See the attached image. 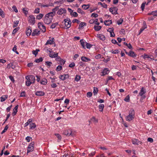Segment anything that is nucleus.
Listing matches in <instances>:
<instances>
[{
    "label": "nucleus",
    "mask_w": 157,
    "mask_h": 157,
    "mask_svg": "<svg viewBox=\"0 0 157 157\" xmlns=\"http://www.w3.org/2000/svg\"><path fill=\"white\" fill-rule=\"evenodd\" d=\"M53 17L49 13L46 14L44 18V23L48 25L50 24L52 22Z\"/></svg>",
    "instance_id": "obj_1"
},
{
    "label": "nucleus",
    "mask_w": 157,
    "mask_h": 157,
    "mask_svg": "<svg viewBox=\"0 0 157 157\" xmlns=\"http://www.w3.org/2000/svg\"><path fill=\"white\" fill-rule=\"evenodd\" d=\"M64 22H63L62 23L65 24V26L64 27L65 29H68L71 26V21L69 18H67V19L64 20Z\"/></svg>",
    "instance_id": "obj_2"
},
{
    "label": "nucleus",
    "mask_w": 157,
    "mask_h": 157,
    "mask_svg": "<svg viewBox=\"0 0 157 157\" xmlns=\"http://www.w3.org/2000/svg\"><path fill=\"white\" fill-rule=\"evenodd\" d=\"M118 10V8L116 7H111L109 9V11L111 12L112 14H118V13L117 12Z\"/></svg>",
    "instance_id": "obj_3"
},
{
    "label": "nucleus",
    "mask_w": 157,
    "mask_h": 157,
    "mask_svg": "<svg viewBox=\"0 0 157 157\" xmlns=\"http://www.w3.org/2000/svg\"><path fill=\"white\" fill-rule=\"evenodd\" d=\"M38 27L40 30H42L43 33L46 31V27L45 26L42 24L41 22H39L38 24Z\"/></svg>",
    "instance_id": "obj_4"
},
{
    "label": "nucleus",
    "mask_w": 157,
    "mask_h": 157,
    "mask_svg": "<svg viewBox=\"0 0 157 157\" xmlns=\"http://www.w3.org/2000/svg\"><path fill=\"white\" fill-rule=\"evenodd\" d=\"M125 51V53L126 54H127L128 56L131 57L135 58L136 57V54L135 52L132 51H130L129 52L126 51L125 50H124Z\"/></svg>",
    "instance_id": "obj_5"
},
{
    "label": "nucleus",
    "mask_w": 157,
    "mask_h": 157,
    "mask_svg": "<svg viewBox=\"0 0 157 157\" xmlns=\"http://www.w3.org/2000/svg\"><path fill=\"white\" fill-rule=\"evenodd\" d=\"M29 21L30 23L33 25L35 23V17L34 15H32L29 16Z\"/></svg>",
    "instance_id": "obj_6"
},
{
    "label": "nucleus",
    "mask_w": 157,
    "mask_h": 157,
    "mask_svg": "<svg viewBox=\"0 0 157 157\" xmlns=\"http://www.w3.org/2000/svg\"><path fill=\"white\" fill-rule=\"evenodd\" d=\"M147 27L146 23L145 21L143 22V25L140 30L139 35H140Z\"/></svg>",
    "instance_id": "obj_7"
},
{
    "label": "nucleus",
    "mask_w": 157,
    "mask_h": 157,
    "mask_svg": "<svg viewBox=\"0 0 157 157\" xmlns=\"http://www.w3.org/2000/svg\"><path fill=\"white\" fill-rule=\"evenodd\" d=\"M113 28H109L107 30V31L109 32L110 34V36L114 37L115 36V34L113 32Z\"/></svg>",
    "instance_id": "obj_8"
},
{
    "label": "nucleus",
    "mask_w": 157,
    "mask_h": 157,
    "mask_svg": "<svg viewBox=\"0 0 157 157\" xmlns=\"http://www.w3.org/2000/svg\"><path fill=\"white\" fill-rule=\"evenodd\" d=\"M40 31L38 30V29H35L33 30L32 34L33 36H37L40 34Z\"/></svg>",
    "instance_id": "obj_9"
},
{
    "label": "nucleus",
    "mask_w": 157,
    "mask_h": 157,
    "mask_svg": "<svg viewBox=\"0 0 157 157\" xmlns=\"http://www.w3.org/2000/svg\"><path fill=\"white\" fill-rule=\"evenodd\" d=\"M66 12V11L65 9L61 8L59 10L57 13L59 15H61L63 13H65Z\"/></svg>",
    "instance_id": "obj_10"
},
{
    "label": "nucleus",
    "mask_w": 157,
    "mask_h": 157,
    "mask_svg": "<svg viewBox=\"0 0 157 157\" xmlns=\"http://www.w3.org/2000/svg\"><path fill=\"white\" fill-rule=\"evenodd\" d=\"M32 30L31 27H29L27 29V30L26 31V34L27 36H29L30 35L31 33H32Z\"/></svg>",
    "instance_id": "obj_11"
},
{
    "label": "nucleus",
    "mask_w": 157,
    "mask_h": 157,
    "mask_svg": "<svg viewBox=\"0 0 157 157\" xmlns=\"http://www.w3.org/2000/svg\"><path fill=\"white\" fill-rule=\"evenodd\" d=\"M72 134V131L70 130H65L63 132V134L67 136H70Z\"/></svg>",
    "instance_id": "obj_12"
},
{
    "label": "nucleus",
    "mask_w": 157,
    "mask_h": 157,
    "mask_svg": "<svg viewBox=\"0 0 157 157\" xmlns=\"http://www.w3.org/2000/svg\"><path fill=\"white\" fill-rule=\"evenodd\" d=\"M132 143L133 144L138 145L139 144H141L142 142L139 141L138 139H134L132 140Z\"/></svg>",
    "instance_id": "obj_13"
},
{
    "label": "nucleus",
    "mask_w": 157,
    "mask_h": 157,
    "mask_svg": "<svg viewBox=\"0 0 157 157\" xmlns=\"http://www.w3.org/2000/svg\"><path fill=\"white\" fill-rule=\"evenodd\" d=\"M34 150L33 146L29 144L28 147L27 149V153H29L31 151H32Z\"/></svg>",
    "instance_id": "obj_14"
},
{
    "label": "nucleus",
    "mask_w": 157,
    "mask_h": 157,
    "mask_svg": "<svg viewBox=\"0 0 157 157\" xmlns=\"http://www.w3.org/2000/svg\"><path fill=\"white\" fill-rule=\"evenodd\" d=\"M35 94L37 96H42L45 94V93L43 91H37L36 92Z\"/></svg>",
    "instance_id": "obj_15"
},
{
    "label": "nucleus",
    "mask_w": 157,
    "mask_h": 157,
    "mask_svg": "<svg viewBox=\"0 0 157 157\" xmlns=\"http://www.w3.org/2000/svg\"><path fill=\"white\" fill-rule=\"evenodd\" d=\"M134 117H132V115H128L126 117V119L127 121H130L133 120L134 118Z\"/></svg>",
    "instance_id": "obj_16"
},
{
    "label": "nucleus",
    "mask_w": 157,
    "mask_h": 157,
    "mask_svg": "<svg viewBox=\"0 0 157 157\" xmlns=\"http://www.w3.org/2000/svg\"><path fill=\"white\" fill-rule=\"evenodd\" d=\"M40 83L41 84L44 85H46L47 83V79L45 78H43L41 80Z\"/></svg>",
    "instance_id": "obj_17"
},
{
    "label": "nucleus",
    "mask_w": 157,
    "mask_h": 157,
    "mask_svg": "<svg viewBox=\"0 0 157 157\" xmlns=\"http://www.w3.org/2000/svg\"><path fill=\"white\" fill-rule=\"evenodd\" d=\"M18 107V105H17L13 109V112L12 113V114L13 116L15 115L17 112V109Z\"/></svg>",
    "instance_id": "obj_18"
},
{
    "label": "nucleus",
    "mask_w": 157,
    "mask_h": 157,
    "mask_svg": "<svg viewBox=\"0 0 157 157\" xmlns=\"http://www.w3.org/2000/svg\"><path fill=\"white\" fill-rule=\"evenodd\" d=\"M144 87L141 88L140 92L139 93V95L142 96L144 95V94L146 92V91L144 90Z\"/></svg>",
    "instance_id": "obj_19"
},
{
    "label": "nucleus",
    "mask_w": 157,
    "mask_h": 157,
    "mask_svg": "<svg viewBox=\"0 0 157 157\" xmlns=\"http://www.w3.org/2000/svg\"><path fill=\"white\" fill-rule=\"evenodd\" d=\"M81 60L84 62H87L88 61H90L91 59L85 56H82L81 58Z\"/></svg>",
    "instance_id": "obj_20"
},
{
    "label": "nucleus",
    "mask_w": 157,
    "mask_h": 157,
    "mask_svg": "<svg viewBox=\"0 0 157 157\" xmlns=\"http://www.w3.org/2000/svg\"><path fill=\"white\" fill-rule=\"evenodd\" d=\"M135 114V113L133 109H131L129 111V115H132V117H134Z\"/></svg>",
    "instance_id": "obj_21"
},
{
    "label": "nucleus",
    "mask_w": 157,
    "mask_h": 157,
    "mask_svg": "<svg viewBox=\"0 0 157 157\" xmlns=\"http://www.w3.org/2000/svg\"><path fill=\"white\" fill-rule=\"evenodd\" d=\"M104 24L106 25H109L112 23V20H106L104 22Z\"/></svg>",
    "instance_id": "obj_22"
},
{
    "label": "nucleus",
    "mask_w": 157,
    "mask_h": 157,
    "mask_svg": "<svg viewBox=\"0 0 157 157\" xmlns=\"http://www.w3.org/2000/svg\"><path fill=\"white\" fill-rule=\"evenodd\" d=\"M7 95H4L1 97V101L2 102L4 101L6 99L8 98Z\"/></svg>",
    "instance_id": "obj_23"
},
{
    "label": "nucleus",
    "mask_w": 157,
    "mask_h": 157,
    "mask_svg": "<svg viewBox=\"0 0 157 157\" xmlns=\"http://www.w3.org/2000/svg\"><path fill=\"white\" fill-rule=\"evenodd\" d=\"M109 70L107 68H105L102 71L103 75L108 74L109 72Z\"/></svg>",
    "instance_id": "obj_24"
},
{
    "label": "nucleus",
    "mask_w": 157,
    "mask_h": 157,
    "mask_svg": "<svg viewBox=\"0 0 157 157\" xmlns=\"http://www.w3.org/2000/svg\"><path fill=\"white\" fill-rule=\"evenodd\" d=\"M30 129H33L36 127V125L35 123H32L30 124Z\"/></svg>",
    "instance_id": "obj_25"
},
{
    "label": "nucleus",
    "mask_w": 157,
    "mask_h": 157,
    "mask_svg": "<svg viewBox=\"0 0 157 157\" xmlns=\"http://www.w3.org/2000/svg\"><path fill=\"white\" fill-rule=\"evenodd\" d=\"M90 6V4H83L82 6V7L83 9L86 10L88 9L89 8Z\"/></svg>",
    "instance_id": "obj_26"
},
{
    "label": "nucleus",
    "mask_w": 157,
    "mask_h": 157,
    "mask_svg": "<svg viewBox=\"0 0 157 157\" xmlns=\"http://www.w3.org/2000/svg\"><path fill=\"white\" fill-rule=\"evenodd\" d=\"M104 107V104H101L99 105V111L100 112H102L103 110V109Z\"/></svg>",
    "instance_id": "obj_27"
},
{
    "label": "nucleus",
    "mask_w": 157,
    "mask_h": 157,
    "mask_svg": "<svg viewBox=\"0 0 157 157\" xmlns=\"http://www.w3.org/2000/svg\"><path fill=\"white\" fill-rule=\"evenodd\" d=\"M101 26L95 25L94 26V30L96 31H99L101 29Z\"/></svg>",
    "instance_id": "obj_28"
},
{
    "label": "nucleus",
    "mask_w": 157,
    "mask_h": 157,
    "mask_svg": "<svg viewBox=\"0 0 157 157\" xmlns=\"http://www.w3.org/2000/svg\"><path fill=\"white\" fill-rule=\"evenodd\" d=\"M43 60V59L42 57H40L39 59H36L35 61L34 62H35L36 63H39L40 62H42Z\"/></svg>",
    "instance_id": "obj_29"
},
{
    "label": "nucleus",
    "mask_w": 157,
    "mask_h": 157,
    "mask_svg": "<svg viewBox=\"0 0 157 157\" xmlns=\"http://www.w3.org/2000/svg\"><path fill=\"white\" fill-rule=\"evenodd\" d=\"M98 5H100L101 6L105 8H107V4L105 3H102L101 2H98Z\"/></svg>",
    "instance_id": "obj_30"
},
{
    "label": "nucleus",
    "mask_w": 157,
    "mask_h": 157,
    "mask_svg": "<svg viewBox=\"0 0 157 157\" xmlns=\"http://www.w3.org/2000/svg\"><path fill=\"white\" fill-rule=\"evenodd\" d=\"M29 77L31 81L33 82V83H34L35 80V77L33 75H30Z\"/></svg>",
    "instance_id": "obj_31"
},
{
    "label": "nucleus",
    "mask_w": 157,
    "mask_h": 157,
    "mask_svg": "<svg viewBox=\"0 0 157 157\" xmlns=\"http://www.w3.org/2000/svg\"><path fill=\"white\" fill-rule=\"evenodd\" d=\"M98 37L99 38L100 40H104L105 39V36L101 34L99 35L98 36Z\"/></svg>",
    "instance_id": "obj_32"
},
{
    "label": "nucleus",
    "mask_w": 157,
    "mask_h": 157,
    "mask_svg": "<svg viewBox=\"0 0 157 157\" xmlns=\"http://www.w3.org/2000/svg\"><path fill=\"white\" fill-rule=\"evenodd\" d=\"M86 25V24L85 22H81L79 25L78 29H82V27Z\"/></svg>",
    "instance_id": "obj_33"
},
{
    "label": "nucleus",
    "mask_w": 157,
    "mask_h": 157,
    "mask_svg": "<svg viewBox=\"0 0 157 157\" xmlns=\"http://www.w3.org/2000/svg\"><path fill=\"white\" fill-rule=\"evenodd\" d=\"M44 16V14L42 13H40L39 15H38L36 17V19H38V20L40 19H41L43 16Z\"/></svg>",
    "instance_id": "obj_34"
},
{
    "label": "nucleus",
    "mask_w": 157,
    "mask_h": 157,
    "mask_svg": "<svg viewBox=\"0 0 157 157\" xmlns=\"http://www.w3.org/2000/svg\"><path fill=\"white\" fill-rule=\"evenodd\" d=\"M55 135L58 139V142H60V141H61V136L59 134L56 133L55 134Z\"/></svg>",
    "instance_id": "obj_35"
},
{
    "label": "nucleus",
    "mask_w": 157,
    "mask_h": 157,
    "mask_svg": "<svg viewBox=\"0 0 157 157\" xmlns=\"http://www.w3.org/2000/svg\"><path fill=\"white\" fill-rule=\"evenodd\" d=\"M80 42L81 43V44L82 46L85 49L86 48L85 45V42L84 41V40L83 39L81 40H80Z\"/></svg>",
    "instance_id": "obj_36"
},
{
    "label": "nucleus",
    "mask_w": 157,
    "mask_h": 157,
    "mask_svg": "<svg viewBox=\"0 0 157 157\" xmlns=\"http://www.w3.org/2000/svg\"><path fill=\"white\" fill-rule=\"evenodd\" d=\"M40 51L39 49H37L36 50H33L32 51V53L35 55V56H36L38 54V52Z\"/></svg>",
    "instance_id": "obj_37"
},
{
    "label": "nucleus",
    "mask_w": 157,
    "mask_h": 157,
    "mask_svg": "<svg viewBox=\"0 0 157 157\" xmlns=\"http://www.w3.org/2000/svg\"><path fill=\"white\" fill-rule=\"evenodd\" d=\"M52 12L49 13L51 15H52L53 16H54L56 13V10L55 8H53L52 10Z\"/></svg>",
    "instance_id": "obj_38"
},
{
    "label": "nucleus",
    "mask_w": 157,
    "mask_h": 157,
    "mask_svg": "<svg viewBox=\"0 0 157 157\" xmlns=\"http://www.w3.org/2000/svg\"><path fill=\"white\" fill-rule=\"evenodd\" d=\"M19 23V21H16L14 22V24L13 25V27L14 28L17 26L18 24Z\"/></svg>",
    "instance_id": "obj_39"
},
{
    "label": "nucleus",
    "mask_w": 157,
    "mask_h": 157,
    "mask_svg": "<svg viewBox=\"0 0 157 157\" xmlns=\"http://www.w3.org/2000/svg\"><path fill=\"white\" fill-rule=\"evenodd\" d=\"M32 119H29L28 120L27 122L25 124V127H26L27 126L29 123L32 122Z\"/></svg>",
    "instance_id": "obj_40"
},
{
    "label": "nucleus",
    "mask_w": 157,
    "mask_h": 157,
    "mask_svg": "<svg viewBox=\"0 0 157 157\" xmlns=\"http://www.w3.org/2000/svg\"><path fill=\"white\" fill-rule=\"evenodd\" d=\"M58 22H56L52 24L51 25V28L52 29L55 28L56 26L58 25Z\"/></svg>",
    "instance_id": "obj_41"
},
{
    "label": "nucleus",
    "mask_w": 157,
    "mask_h": 157,
    "mask_svg": "<svg viewBox=\"0 0 157 157\" xmlns=\"http://www.w3.org/2000/svg\"><path fill=\"white\" fill-rule=\"evenodd\" d=\"M146 4V2H143L142 4H141V10L143 11L144 9L145 6Z\"/></svg>",
    "instance_id": "obj_42"
},
{
    "label": "nucleus",
    "mask_w": 157,
    "mask_h": 157,
    "mask_svg": "<svg viewBox=\"0 0 157 157\" xmlns=\"http://www.w3.org/2000/svg\"><path fill=\"white\" fill-rule=\"evenodd\" d=\"M53 44V42H52V41L51 40H48L47 41L46 43L45 44V45H47L48 44Z\"/></svg>",
    "instance_id": "obj_43"
},
{
    "label": "nucleus",
    "mask_w": 157,
    "mask_h": 157,
    "mask_svg": "<svg viewBox=\"0 0 157 157\" xmlns=\"http://www.w3.org/2000/svg\"><path fill=\"white\" fill-rule=\"evenodd\" d=\"M81 76L80 75H76L75 76V80L77 82H78L80 80Z\"/></svg>",
    "instance_id": "obj_44"
},
{
    "label": "nucleus",
    "mask_w": 157,
    "mask_h": 157,
    "mask_svg": "<svg viewBox=\"0 0 157 157\" xmlns=\"http://www.w3.org/2000/svg\"><path fill=\"white\" fill-rule=\"evenodd\" d=\"M98 89L97 88L95 87H94L93 93L94 95L97 94L98 92Z\"/></svg>",
    "instance_id": "obj_45"
},
{
    "label": "nucleus",
    "mask_w": 157,
    "mask_h": 157,
    "mask_svg": "<svg viewBox=\"0 0 157 157\" xmlns=\"http://www.w3.org/2000/svg\"><path fill=\"white\" fill-rule=\"evenodd\" d=\"M86 45L87 48L90 49L92 47L93 45L87 42H86Z\"/></svg>",
    "instance_id": "obj_46"
},
{
    "label": "nucleus",
    "mask_w": 157,
    "mask_h": 157,
    "mask_svg": "<svg viewBox=\"0 0 157 157\" xmlns=\"http://www.w3.org/2000/svg\"><path fill=\"white\" fill-rule=\"evenodd\" d=\"M123 21V19L121 18L120 19H119V20H118L117 21V24L118 25H120L122 24Z\"/></svg>",
    "instance_id": "obj_47"
},
{
    "label": "nucleus",
    "mask_w": 157,
    "mask_h": 157,
    "mask_svg": "<svg viewBox=\"0 0 157 157\" xmlns=\"http://www.w3.org/2000/svg\"><path fill=\"white\" fill-rule=\"evenodd\" d=\"M77 12L81 14H84V12L83 11L82 9L80 8H78L77 10Z\"/></svg>",
    "instance_id": "obj_48"
},
{
    "label": "nucleus",
    "mask_w": 157,
    "mask_h": 157,
    "mask_svg": "<svg viewBox=\"0 0 157 157\" xmlns=\"http://www.w3.org/2000/svg\"><path fill=\"white\" fill-rule=\"evenodd\" d=\"M62 68V67L61 65H59L57 67L56 70L57 71H60Z\"/></svg>",
    "instance_id": "obj_49"
},
{
    "label": "nucleus",
    "mask_w": 157,
    "mask_h": 157,
    "mask_svg": "<svg viewBox=\"0 0 157 157\" xmlns=\"http://www.w3.org/2000/svg\"><path fill=\"white\" fill-rule=\"evenodd\" d=\"M19 27H17L14 29L12 33L13 34H15L17 32V31L19 30Z\"/></svg>",
    "instance_id": "obj_50"
},
{
    "label": "nucleus",
    "mask_w": 157,
    "mask_h": 157,
    "mask_svg": "<svg viewBox=\"0 0 157 157\" xmlns=\"http://www.w3.org/2000/svg\"><path fill=\"white\" fill-rule=\"evenodd\" d=\"M124 100L126 102H129L130 100L129 95H127L124 98Z\"/></svg>",
    "instance_id": "obj_51"
},
{
    "label": "nucleus",
    "mask_w": 157,
    "mask_h": 157,
    "mask_svg": "<svg viewBox=\"0 0 157 157\" xmlns=\"http://www.w3.org/2000/svg\"><path fill=\"white\" fill-rule=\"evenodd\" d=\"M91 16L94 17H97L98 16V15L97 13H93L92 14Z\"/></svg>",
    "instance_id": "obj_52"
},
{
    "label": "nucleus",
    "mask_w": 157,
    "mask_h": 157,
    "mask_svg": "<svg viewBox=\"0 0 157 157\" xmlns=\"http://www.w3.org/2000/svg\"><path fill=\"white\" fill-rule=\"evenodd\" d=\"M8 128V125H6V127H5L4 130L2 131L1 133L2 134V133H4L5 132H6V131L7 130Z\"/></svg>",
    "instance_id": "obj_53"
},
{
    "label": "nucleus",
    "mask_w": 157,
    "mask_h": 157,
    "mask_svg": "<svg viewBox=\"0 0 157 157\" xmlns=\"http://www.w3.org/2000/svg\"><path fill=\"white\" fill-rule=\"evenodd\" d=\"M72 22L73 23L76 22L77 23H78V24L80 23V21L78 20L77 19H74L73 20V21H72Z\"/></svg>",
    "instance_id": "obj_54"
},
{
    "label": "nucleus",
    "mask_w": 157,
    "mask_h": 157,
    "mask_svg": "<svg viewBox=\"0 0 157 157\" xmlns=\"http://www.w3.org/2000/svg\"><path fill=\"white\" fill-rule=\"evenodd\" d=\"M32 83H33V82H30V81L28 82L27 81H26L25 82L26 85L28 86H29Z\"/></svg>",
    "instance_id": "obj_55"
},
{
    "label": "nucleus",
    "mask_w": 157,
    "mask_h": 157,
    "mask_svg": "<svg viewBox=\"0 0 157 157\" xmlns=\"http://www.w3.org/2000/svg\"><path fill=\"white\" fill-rule=\"evenodd\" d=\"M40 12V9L39 8H37L35 9L34 13H38Z\"/></svg>",
    "instance_id": "obj_56"
},
{
    "label": "nucleus",
    "mask_w": 157,
    "mask_h": 157,
    "mask_svg": "<svg viewBox=\"0 0 157 157\" xmlns=\"http://www.w3.org/2000/svg\"><path fill=\"white\" fill-rule=\"evenodd\" d=\"M63 0H60L59 1H57L56 2H54V3H60L61 4H62L63 2Z\"/></svg>",
    "instance_id": "obj_57"
},
{
    "label": "nucleus",
    "mask_w": 157,
    "mask_h": 157,
    "mask_svg": "<svg viewBox=\"0 0 157 157\" xmlns=\"http://www.w3.org/2000/svg\"><path fill=\"white\" fill-rule=\"evenodd\" d=\"M25 91H22L21 94L20 96L21 97H25Z\"/></svg>",
    "instance_id": "obj_58"
},
{
    "label": "nucleus",
    "mask_w": 157,
    "mask_h": 157,
    "mask_svg": "<svg viewBox=\"0 0 157 157\" xmlns=\"http://www.w3.org/2000/svg\"><path fill=\"white\" fill-rule=\"evenodd\" d=\"M0 15L2 16V17H3L4 16V14H3V12L2 10L0 8Z\"/></svg>",
    "instance_id": "obj_59"
},
{
    "label": "nucleus",
    "mask_w": 157,
    "mask_h": 157,
    "mask_svg": "<svg viewBox=\"0 0 157 157\" xmlns=\"http://www.w3.org/2000/svg\"><path fill=\"white\" fill-rule=\"evenodd\" d=\"M75 63L74 62L71 63L69 65V67H70L72 68L75 66Z\"/></svg>",
    "instance_id": "obj_60"
},
{
    "label": "nucleus",
    "mask_w": 157,
    "mask_h": 157,
    "mask_svg": "<svg viewBox=\"0 0 157 157\" xmlns=\"http://www.w3.org/2000/svg\"><path fill=\"white\" fill-rule=\"evenodd\" d=\"M147 141L148 142H149L151 143H152L153 142V140L152 138L149 137L147 139Z\"/></svg>",
    "instance_id": "obj_61"
},
{
    "label": "nucleus",
    "mask_w": 157,
    "mask_h": 157,
    "mask_svg": "<svg viewBox=\"0 0 157 157\" xmlns=\"http://www.w3.org/2000/svg\"><path fill=\"white\" fill-rule=\"evenodd\" d=\"M45 63L46 65L48 66L49 67L52 64V62L49 61H46L45 62Z\"/></svg>",
    "instance_id": "obj_62"
},
{
    "label": "nucleus",
    "mask_w": 157,
    "mask_h": 157,
    "mask_svg": "<svg viewBox=\"0 0 157 157\" xmlns=\"http://www.w3.org/2000/svg\"><path fill=\"white\" fill-rule=\"evenodd\" d=\"M12 8L13 10L16 13H17L18 12V10L17 8V7L15 6H13L12 7Z\"/></svg>",
    "instance_id": "obj_63"
},
{
    "label": "nucleus",
    "mask_w": 157,
    "mask_h": 157,
    "mask_svg": "<svg viewBox=\"0 0 157 157\" xmlns=\"http://www.w3.org/2000/svg\"><path fill=\"white\" fill-rule=\"evenodd\" d=\"M64 76V75H60L59 77V78L60 79H61L62 80H64L65 79V78Z\"/></svg>",
    "instance_id": "obj_64"
}]
</instances>
